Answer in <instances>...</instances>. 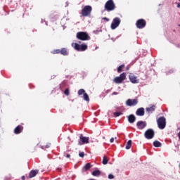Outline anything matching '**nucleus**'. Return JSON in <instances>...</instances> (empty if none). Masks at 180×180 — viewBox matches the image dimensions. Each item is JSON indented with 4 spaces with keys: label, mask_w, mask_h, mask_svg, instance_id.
I'll return each instance as SVG.
<instances>
[{
    "label": "nucleus",
    "mask_w": 180,
    "mask_h": 180,
    "mask_svg": "<svg viewBox=\"0 0 180 180\" xmlns=\"http://www.w3.org/2000/svg\"><path fill=\"white\" fill-rule=\"evenodd\" d=\"M179 2H180V0H179Z\"/></svg>",
    "instance_id": "79ce46f5"
},
{
    "label": "nucleus",
    "mask_w": 180,
    "mask_h": 180,
    "mask_svg": "<svg viewBox=\"0 0 180 180\" xmlns=\"http://www.w3.org/2000/svg\"><path fill=\"white\" fill-rule=\"evenodd\" d=\"M176 4V5H177V8H180V3H175Z\"/></svg>",
    "instance_id": "e433bc0d"
},
{
    "label": "nucleus",
    "mask_w": 180,
    "mask_h": 180,
    "mask_svg": "<svg viewBox=\"0 0 180 180\" xmlns=\"http://www.w3.org/2000/svg\"><path fill=\"white\" fill-rule=\"evenodd\" d=\"M119 25H120V18L116 17L113 19L112 22L111 23L112 30H115L116 27H118Z\"/></svg>",
    "instance_id": "9d476101"
},
{
    "label": "nucleus",
    "mask_w": 180,
    "mask_h": 180,
    "mask_svg": "<svg viewBox=\"0 0 180 180\" xmlns=\"http://www.w3.org/2000/svg\"><path fill=\"white\" fill-rule=\"evenodd\" d=\"M114 116H115V117H119V116H120V115H123L122 112H115L113 113Z\"/></svg>",
    "instance_id": "c756f323"
},
{
    "label": "nucleus",
    "mask_w": 180,
    "mask_h": 180,
    "mask_svg": "<svg viewBox=\"0 0 180 180\" xmlns=\"http://www.w3.org/2000/svg\"><path fill=\"white\" fill-rule=\"evenodd\" d=\"M21 179H22V180H25V179H26V177H25V176H22Z\"/></svg>",
    "instance_id": "58836bf2"
},
{
    "label": "nucleus",
    "mask_w": 180,
    "mask_h": 180,
    "mask_svg": "<svg viewBox=\"0 0 180 180\" xmlns=\"http://www.w3.org/2000/svg\"><path fill=\"white\" fill-rule=\"evenodd\" d=\"M129 79L132 84H139V80L137 78V77L134 75L133 73L129 74Z\"/></svg>",
    "instance_id": "f8f14e48"
},
{
    "label": "nucleus",
    "mask_w": 180,
    "mask_h": 180,
    "mask_svg": "<svg viewBox=\"0 0 180 180\" xmlns=\"http://www.w3.org/2000/svg\"><path fill=\"white\" fill-rule=\"evenodd\" d=\"M84 99L86 101V102H89V96H88V94L84 93Z\"/></svg>",
    "instance_id": "cd10ccee"
},
{
    "label": "nucleus",
    "mask_w": 180,
    "mask_h": 180,
    "mask_svg": "<svg viewBox=\"0 0 180 180\" xmlns=\"http://www.w3.org/2000/svg\"><path fill=\"white\" fill-rule=\"evenodd\" d=\"M92 168V165L91 163H87L84 167V171H89V169H91Z\"/></svg>",
    "instance_id": "aec40b11"
},
{
    "label": "nucleus",
    "mask_w": 180,
    "mask_h": 180,
    "mask_svg": "<svg viewBox=\"0 0 180 180\" xmlns=\"http://www.w3.org/2000/svg\"><path fill=\"white\" fill-rule=\"evenodd\" d=\"M144 136L148 140H151V139H154V136H155V132L153 129H149L145 131Z\"/></svg>",
    "instance_id": "423d86ee"
},
{
    "label": "nucleus",
    "mask_w": 180,
    "mask_h": 180,
    "mask_svg": "<svg viewBox=\"0 0 180 180\" xmlns=\"http://www.w3.org/2000/svg\"><path fill=\"white\" fill-rule=\"evenodd\" d=\"M78 95L79 96H81V95H84L85 93V90L84 89H80L78 92H77Z\"/></svg>",
    "instance_id": "a878e982"
},
{
    "label": "nucleus",
    "mask_w": 180,
    "mask_h": 180,
    "mask_svg": "<svg viewBox=\"0 0 180 180\" xmlns=\"http://www.w3.org/2000/svg\"><path fill=\"white\" fill-rule=\"evenodd\" d=\"M144 108H139L136 111V116H144Z\"/></svg>",
    "instance_id": "2eb2a0df"
},
{
    "label": "nucleus",
    "mask_w": 180,
    "mask_h": 180,
    "mask_svg": "<svg viewBox=\"0 0 180 180\" xmlns=\"http://www.w3.org/2000/svg\"><path fill=\"white\" fill-rule=\"evenodd\" d=\"M65 95H66V96H68L70 95V90L68 89H66L64 91Z\"/></svg>",
    "instance_id": "7c9ffc66"
},
{
    "label": "nucleus",
    "mask_w": 180,
    "mask_h": 180,
    "mask_svg": "<svg viewBox=\"0 0 180 180\" xmlns=\"http://www.w3.org/2000/svg\"><path fill=\"white\" fill-rule=\"evenodd\" d=\"M128 122L129 123H134L136 122V116H134V115L131 114L129 115L128 117Z\"/></svg>",
    "instance_id": "dca6fc26"
},
{
    "label": "nucleus",
    "mask_w": 180,
    "mask_h": 180,
    "mask_svg": "<svg viewBox=\"0 0 180 180\" xmlns=\"http://www.w3.org/2000/svg\"><path fill=\"white\" fill-rule=\"evenodd\" d=\"M155 110V105H152L151 107L146 108V112L148 113H153Z\"/></svg>",
    "instance_id": "a211bd4d"
},
{
    "label": "nucleus",
    "mask_w": 180,
    "mask_h": 180,
    "mask_svg": "<svg viewBox=\"0 0 180 180\" xmlns=\"http://www.w3.org/2000/svg\"><path fill=\"white\" fill-rule=\"evenodd\" d=\"M50 147H51V143H48L45 146H42L41 148L42 150H45V148H50Z\"/></svg>",
    "instance_id": "393cba45"
},
{
    "label": "nucleus",
    "mask_w": 180,
    "mask_h": 180,
    "mask_svg": "<svg viewBox=\"0 0 180 180\" xmlns=\"http://www.w3.org/2000/svg\"><path fill=\"white\" fill-rule=\"evenodd\" d=\"M23 131V126L18 125L14 129V134H20Z\"/></svg>",
    "instance_id": "4468645a"
},
{
    "label": "nucleus",
    "mask_w": 180,
    "mask_h": 180,
    "mask_svg": "<svg viewBox=\"0 0 180 180\" xmlns=\"http://www.w3.org/2000/svg\"><path fill=\"white\" fill-rule=\"evenodd\" d=\"M119 93L116 92V91H114L112 95H118Z\"/></svg>",
    "instance_id": "4c0bfd02"
},
{
    "label": "nucleus",
    "mask_w": 180,
    "mask_h": 180,
    "mask_svg": "<svg viewBox=\"0 0 180 180\" xmlns=\"http://www.w3.org/2000/svg\"><path fill=\"white\" fill-rule=\"evenodd\" d=\"M60 49H55L52 51V54H60Z\"/></svg>",
    "instance_id": "c85d7f7f"
},
{
    "label": "nucleus",
    "mask_w": 180,
    "mask_h": 180,
    "mask_svg": "<svg viewBox=\"0 0 180 180\" xmlns=\"http://www.w3.org/2000/svg\"><path fill=\"white\" fill-rule=\"evenodd\" d=\"M178 137L180 139V131L178 133Z\"/></svg>",
    "instance_id": "a19ab883"
},
{
    "label": "nucleus",
    "mask_w": 180,
    "mask_h": 180,
    "mask_svg": "<svg viewBox=\"0 0 180 180\" xmlns=\"http://www.w3.org/2000/svg\"><path fill=\"white\" fill-rule=\"evenodd\" d=\"M129 69H130V68H129V66H127V67L126 68V71H129Z\"/></svg>",
    "instance_id": "ea45409f"
},
{
    "label": "nucleus",
    "mask_w": 180,
    "mask_h": 180,
    "mask_svg": "<svg viewBox=\"0 0 180 180\" xmlns=\"http://www.w3.org/2000/svg\"><path fill=\"white\" fill-rule=\"evenodd\" d=\"M88 143H89V137H85L84 135L81 134L79 136L78 145L82 146V144H88Z\"/></svg>",
    "instance_id": "1a4fd4ad"
},
{
    "label": "nucleus",
    "mask_w": 180,
    "mask_h": 180,
    "mask_svg": "<svg viewBox=\"0 0 180 180\" xmlns=\"http://www.w3.org/2000/svg\"><path fill=\"white\" fill-rule=\"evenodd\" d=\"M131 140H129L127 143V146H126V150H130V148H131Z\"/></svg>",
    "instance_id": "4be33fe9"
},
{
    "label": "nucleus",
    "mask_w": 180,
    "mask_h": 180,
    "mask_svg": "<svg viewBox=\"0 0 180 180\" xmlns=\"http://www.w3.org/2000/svg\"><path fill=\"white\" fill-rule=\"evenodd\" d=\"M146 25L147 22L144 19H139L136 22V26L138 29H144Z\"/></svg>",
    "instance_id": "6e6552de"
},
{
    "label": "nucleus",
    "mask_w": 180,
    "mask_h": 180,
    "mask_svg": "<svg viewBox=\"0 0 180 180\" xmlns=\"http://www.w3.org/2000/svg\"><path fill=\"white\" fill-rule=\"evenodd\" d=\"M37 174H39V170H31L29 174V178H34Z\"/></svg>",
    "instance_id": "f3484780"
},
{
    "label": "nucleus",
    "mask_w": 180,
    "mask_h": 180,
    "mask_svg": "<svg viewBox=\"0 0 180 180\" xmlns=\"http://www.w3.org/2000/svg\"><path fill=\"white\" fill-rule=\"evenodd\" d=\"M123 68H124V64H122L117 68V72H122V71H123Z\"/></svg>",
    "instance_id": "b1692460"
},
{
    "label": "nucleus",
    "mask_w": 180,
    "mask_h": 180,
    "mask_svg": "<svg viewBox=\"0 0 180 180\" xmlns=\"http://www.w3.org/2000/svg\"><path fill=\"white\" fill-rule=\"evenodd\" d=\"M136 126L139 130H143L147 126V123L144 121H139L136 123Z\"/></svg>",
    "instance_id": "ddd939ff"
},
{
    "label": "nucleus",
    "mask_w": 180,
    "mask_h": 180,
    "mask_svg": "<svg viewBox=\"0 0 180 180\" xmlns=\"http://www.w3.org/2000/svg\"><path fill=\"white\" fill-rule=\"evenodd\" d=\"M109 160H108V158H106V156H103V165H106V164H108Z\"/></svg>",
    "instance_id": "bb28decb"
},
{
    "label": "nucleus",
    "mask_w": 180,
    "mask_h": 180,
    "mask_svg": "<svg viewBox=\"0 0 180 180\" xmlns=\"http://www.w3.org/2000/svg\"><path fill=\"white\" fill-rule=\"evenodd\" d=\"M139 103V100L137 99H130L127 100L125 104L127 106H136Z\"/></svg>",
    "instance_id": "9b49d317"
},
{
    "label": "nucleus",
    "mask_w": 180,
    "mask_h": 180,
    "mask_svg": "<svg viewBox=\"0 0 180 180\" xmlns=\"http://www.w3.org/2000/svg\"><path fill=\"white\" fill-rule=\"evenodd\" d=\"M153 146H154V147H161L162 143L158 141H155L153 142Z\"/></svg>",
    "instance_id": "5701e85b"
},
{
    "label": "nucleus",
    "mask_w": 180,
    "mask_h": 180,
    "mask_svg": "<svg viewBox=\"0 0 180 180\" xmlns=\"http://www.w3.org/2000/svg\"><path fill=\"white\" fill-rule=\"evenodd\" d=\"M114 178H115V176H113V174L108 175V179H113Z\"/></svg>",
    "instance_id": "473e14b6"
},
{
    "label": "nucleus",
    "mask_w": 180,
    "mask_h": 180,
    "mask_svg": "<svg viewBox=\"0 0 180 180\" xmlns=\"http://www.w3.org/2000/svg\"><path fill=\"white\" fill-rule=\"evenodd\" d=\"M71 157V155L67 153L66 154V158H70Z\"/></svg>",
    "instance_id": "c9c22d12"
},
{
    "label": "nucleus",
    "mask_w": 180,
    "mask_h": 180,
    "mask_svg": "<svg viewBox=\"0 0 180 180\" xmlns=\"http://www.w3.org/2000/svg\"><path fill=\"white\" fill-rule=\"evenodd\" d=\"M60 54H62V56H68V49L66 48H62L60 50Z\"/></svg>",
    "instance_id": "6ab92c4d"
},
{
    "label": "nucleus",
    "mask_w": 180,
    "mask_h": 180,
    "mask_svg": "<svg viewBox=\"0 0 180 180\" xmlns=\"http://www.w3.org/2000/svg\"><path fill=\"white\" fill-rule=\"evenodd\" d=\"M110 143H113V141H115V139L114 138H111L110 139Z\"/></svg>",
    "instance_id": "f704fd0d"
},
{
    "label": "nucleus",
    "mask_w": 180,
    "mask_h": 180,
    "mask_svg": "<svg viewBox=\"0 0 180 180\" xmlns=\"http://www.w3.org/2000/svg\"><path fill=\"white\" fill-rule=\"evenodd\" d=\"M158 127L160 129V130H164V128L167 126V119L165 117H160L157 120Z\"/></svg>",
    "instance_id": "7ed1b4c3"
},
{
    "label": "nucleus",
    "mask_w": 180,
    "mask_h": 180,
    "mask_svg": "<svg viewBox=\"0 0 180 180\" xmlns=\"http://www.w3.org/2000/svg\"><path fill=\"white\" fill-rule=\"evenodd\" d=\"M91 175H93V176H100L101 172L99 170H95L91 173Z\"/></svg>",
    "instance_id": "412c9836"
},
{
    "label": "nucleus",
    "mask_w": 180,
    "mask_h": 180,
    "mask_svg": "<svg viewBox=\"0 0 180 180\" xmlns=\"http://www.w3.org/2000/svg\"><path fill=\"white\" fill-rule=\"evenodd\" d=\"M124 79H126V73L123 72L120 75V77H116L113 79V82H115V84H122V82H123Z\"/></svg>",
    "instance_id": "0eeeda50"
},
{
    "label": "nucleus",
    "mask_w": 180,
    "mask_h": 180,
    "mask_svg": "<svg viewBox=\"0 0 180 180\" xmlns=\"http://www.w3.org/2000/svg\"><path fill=\"white\" fill-rule=\"evenodd\" d=\"M103 20H106V22H109V18H106V17H104L103 18Z\"/></svg>",
    "instance_id": "72a5a7b5"
},
{
    "label": "nucleus",
    "mask_w": 180,
    "mask_h": 180,
    "mask_svg": "<svg viewBox=\"0 0 180 180\" xmlns=\"http://www.w3.org/2000/svg\"><path fill=\"white\" fill-rule=\"evenodd\" d=\"M85 155V153L84 152H81L79 153V156L81 157L82 158H84Z\"/></svg>",
    "instance_id": "2f4dec72"
},
{
    "label": "nucleus",
    "mask_w": 180,
    "mask_h": 180,
    "mask_svg": "<svg viewBox=\"0 0 180 180\" xmlns=\"http://www.w3.org/2000/svg\"><path fill=\"white\" fill-rule=\"evenodd\" d=\"M72 46L74 49L77 50V51H85V50H88V45H86V44H79L77 43H75L72 44Z\"/></svg>",
    "instance_id": "39448f33"
},
{
    "label": "nucleus",
    "mask_w": 180,
    "mask_h": 180,
    "mask_svg": "<svg viewBox=\"0 0 180 180\" xmlns=\"http://www.w3.org/2000/svg\"><path fill=\"white\" fill-rule=\"evenodd\" d=\"M77 39L78 40H82V41H86V40H91V37L85 32H79L76 34Z\"/></svg>",
    "instance_id": "f257e3e1"
},
{
    "label": "nucleus",
    "mask_w": 180,
    "mask_h": 180,
    "mask_svg": "<svg viewBox=\"0 0 180 180\" xmlns=\"http://www.w3.org/2000/svg\"><path fill=\"white\" fill-rule=\"evenodd\" d=\"M115 9H116V5L113 0L107 1L105 4V10L107 11V12H111L112 11H115Z\"/></svg>",
    "instance_id": "f03ea898"
},
{
    "label": "nucleus",
    "mask_w": 180,
    "mask_h": 180,
    "mask_svg": "<svg viewBox=\"0 0 180 180\" xmlns=\"http://www.w3.org/2000/svg\"><path fill=\"white\" fill-rule=\"evenodd\" d=\"M91 13H92V6H85L82 10V16L83 18L91 16Z\"/></svg>",
    "instance_id": "20e7f679"
}]
</instances>
